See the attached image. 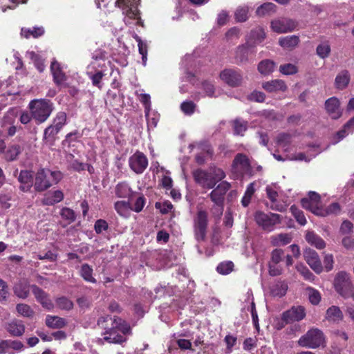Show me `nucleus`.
<instances>
[{"label":"nucleus","mask_w":354,"mask_h":354,"mask_svg":"<svg viewBox=\"0 0 354 354\" xmlns=\"http://www.w3.org/2000/svg\"><path fill=\"white\" fill-rule=\"evenodd\" d=\"M97 325L105 330L103 339L108 343L120 344L124 342L125 338L118 331L125 334L129 330V326L120 318H112L109 315L100 317Z\"/></svg>","instance_id":"obj_1"},{"label":"nucleus","mask_w":354,"mask_h":354,"mask_svg":"<svg viewBox=\"0 0 354 354\" xmlns=\"http://www.w3.org/2000/svg\"><path fill=\"white\" fill-rule=\"evenodd\" d=\"M62 178L59 171L40 169L35 175L34 187L36 191L43 192L57 184Z\"/></svg>","instance_id":"obj_2"},{"label":"nucleus","mask_w":354,"mask_h":354,"mask_svg":"<svg viewBox=\"0 0 354 354\" xmlns=\"http://www.w3.org/2000/svg\"><path fill=\"white\" fill-rule=\"evenodd\" d=\"M31 116L38 122H45L53 110V104L50 100H33L29 103Z\"/></svg>","instance_id":"obj_3"},{"label":"nucleus","mask_w":354,"mask_h":354,"mask_svg":"<svg viewBox=\"0 0 354 354\" xmlns=\"http://www.w3.org/2000/svg\"><path fill=\"white\" fill-rule=\"evenodd\" d=\"M297 343L301 347L315 349L324 345L325 336L322 330L313 328L302 335Z\"/></svg>","instance_id":"obj_4"},{"label":"nucleus","mask_w":354,"mask_h":354,"mask_svg":"<svg viewBox=\"0 0 354 354\" xmlns=\"http://www.w3.org/2000/svg\"><path fill=\"white\" fill-rule=\"evenodd\" d=\"M139 1L140 0H117L115 2V5L122 10V13L125 15L124 19L125 24H131V19L135 20L136 24H141L138 10Z\"/></svg>","instance_id":"obj_5"},{"label":"nucleus","mask_w":354,"mask_h":354,"mask_svg":"<svg viewBox=\"0 0 354 354\" xmlns=\"http://www.w3.org/2000/svg\"><path fill=\"white\" fill-rule=\"evenodd\" d=\"M254 219L264 230L272 231L274 225L281 222V216L277 214L258 211L254 214Z\"/></svg>","instance_id":"obj_6"},{"label":"nucleus","mask_w":354,"mask_h":354,"mask_svg":"<svg viewBox=\"0 0 354 354\" xmlns=\"http://www.w3.org/2000/svg\"><path fill=\"white\" fill-rule=\"evenodd\" d=\"M335 290L342 296L348 297L353 285L351 282L350 274L345 271L339 272L334 279Z\"/></svg>","instance_id":"obj_7"},{"label":"nucleus","mask_w":354,"mask_h":354,"mask_svg":"<svg viewBox=\"0 0 354 354\" xmlns=\"http://www.w3.org/2000/svg\"><path fill=\"white\" fill-rule=\"evenodd\" d=\"M297 26V23L288 18H278L272 20L270 28L272 31L278 33H286L293 31Z\"/></svg>","instance_id":"obj_8"},{"label":"nucleus","mask_w":354,"mask_h":354,"mask_svg":"<svg viewBox=\"0 0 354 354\" xmlns=\"http://www.w3.org/2000/svg\"><path fill=\"white\" fill-rule=\"evenodd\" d=\"M302 207L311 212L313 214L319 216L322 209L320 196L315 192H309L308 196L302 198Z\"/></svg>","instance_id":"obj_9"},{"label":"nucleus","mask_w":354,"mask_h":354,"mask_svg":"<svg viewBox=\"0 0 354 354\" xmlns=\"http://www.w3.org/2000/svg\"><path fill=\"white\" fill-rule=\"evenodd\" d=\"M266 194L268 198L270 199L271 205L270 208L273 210L283 212L286 209L288 203L279 201V187L275 185H268L266 187Z\"/></svg>","instance_id":"obj_10"},{"label":"nucleus","mask_w":354,"mask_h":354,"mask_svg":"<svg viewBox=\"0 0 354 354\" xmlns=\"http://www.w3.org/2000/svg\"><path fill=\"white\" fill-rule=\"evenodd\" d=\"M207 214L205 211L199 210L194 220V232L198 241L204 240L206 236Z\"/></svg>","instance_id":"obj_11"},{"label":"nucleus","mask_w":354,"mask_h":354,"mask_svg":"<svg viewBox=\"0 0 354 354\" xmlns=\"http://www.w3.org/2000/svg\"><path fill=\"white\" fill-rule=\"evenodd\" d=\"M129 163L134 172L142 174L148 166V160L144 153L137 151L130 157Z\"/></svg>","instance_id":"obj_12"},{"label":"nucleus","mask_w":354,"mask_h":354,"mask_svg":"<svg viewBox=\"0 0 354 354\" xmlns=\"http://www.w3.org/2000/svg\"><path fill=\"white\" fill-rule=\"evenodd\" d=\"M194 180L201 187L210 189L215 186V180L210 172L202 169H197L193 173Z\"/></svg>","instance_id":"obj_13"},{"label":"nucleus","mask_w":354,"mask_h":354,"mask_svg":"<svg viewBox=\"0 0 354 354\" xmlns=\"http://www.w3.org/2000/svg\"><path fill=\"white\" fill-rule=\"evenodd\" d=\"M220 78L222 81L232 87H236L241 84V74L234 69H225L220 73Z\"/></svg>","instance_id":"obj_14"},{"label":"nucleus","mask_w":354,"mask_h":354,"mask_svg":"<svg viewBox=\"0 0 354 354\" xmlns=\"http://www.w3.org/2000/svg\"><path fill=\"white\" fill-rule=\"evenodd\" d=\"M66 122V114L64 112H59L53 120L51 125L48 127L44 131V138L53 136L57 134L64 127Z\"/></svg>","instance_id":"obj_15"},{"label":"nucleus","mask_w":354,"mask_h":354,"mask_svg":"<svg viewBox=\"0 0 354 354\" xmlns=\"http://www.w3.org/2000/svg\"><path fill=\"white\" fill-rule=\"evenodd\" d=\"M230 187L231 185L228 182H221L209 194L211 200L216 205H222L225 195Z\"/></svg>","instance_id":"obj_16"},{"label":"nucleus","mask_w":354,"mask_h":354,"mask_svg":"<svg viewBox=\"0 0 354 354\" xmlns=\"http://www.w3.org/2000/svg\"><path fill=\"white\" fill-rule=\"evenodd\" d=\"M305 315L306 313L304 307L299 306H294L283 313L282 319L286 324H288L300 321L304 318Z\"/></svg>","instance_id":"obj_17"},{"label":"nucleus","mask_w":354,"mask_h":354,"mask_svg":"<svg viewBox=\"0 0 354 354\" xmlns=\"http://www.w3.org/2000/svg\"><path fill=\"white\" fill-rule=\"evenodd\" d=\"M304 258L309 266L317 274L323 270L321 261L318 254L312 249H306L304 251Z\"/></svg>","instance_id":"obj_18"},{"label":"nucleus","mask_w":354,"mask_h":354,"mask_svg":"<svg viewBox=\"0 0 354 354\" xmlns=\"http://www.w3.org/2000/svg\"><path fill=\"white\" fill-rule=\"evenodd\" d=\"M233 171L237 175H244L249 171L250 165L248 158L241 153L238 154L233 161Z\"/></svg>","instance_id":"obj_19"},{"label":"nucleus","mask_w":354,"mask_h":354,"mask_svg":"<svg viewBox=\"0 0 354 354\" xmlns=\"http://www.w3.org/2000/svg\"><path fill=\"white\" fill-rule=\"evenodd\" d=\"M325 107L327 113L333 119H338L341 117L342 112L340 109V103L335 97L328 99L325 102Z\"/></svg>","instance_id":"obj_20"},{"label":"nucleus","mask_w":354,"mask_h":354,"mask_svg":"<svg viewBox=\"0 0 354 354\" xmlns=\"http://www.w3.org/2000/svg\"><path fill=\"white\" fill-rule=\"evenodd\" d=\"M5 328L7 332L13 337H21L25 333V325L23 322L14 319L6 323Z\"/></svg>","instance_id":"obj_21"},{"label":"nucleus","mask_w":354,"mask_h":354,"mask_svg":"<svg viewBox=\"0 0 354 354\" xmlns=\"http://www.w3.org/2000/svg\"><path fill=\"white\" fill-rule=\"evenodd\" d=\"M262 87L269 93L283 92L287 89V86L285 82L282 80L278 79L264 82L262 84Z\"/></svg>","instance_id":"obj_22"},{"label":"nucleus","mask_w":354,"mask_h":354,"mask_svg":"<svg viewBox=\"0 0 354 354\" xmlns=\"http://www.w3.org/2000/svg\"><path fill=\"white\" fill-rule=\"evenodd\" d=\"M51 73L54 82L57 85H62L66 81V75L62 70L60 64L55 60L53 61L50 66Z\"/></svg>","instance_id":"obj_23"},{"label":"nucleus","mask_w":354,"mask_h":354,"mask_svg":"<svg viewBox=\"0 0 354 354\" xmlns=\"http://www.w3.org/2000/svg\"><path fill=\"white\" fill-rule=\"evenodd\" d=\"M96 66H99L97 62L95 60L92 62L90 66H88L87 75L89 78L92 80V83L94 86H97L101 88L100 81L104 75V73L102 71H97L96 73H94L93 69L95 68Z\"/></svg>","instance_id":"obj_24"},{"label":"nucleus","mask_w":354,"mask_h":354,"mask_svg":"<svg viewBox=\"0 0 354 354\" xmlns=\"http://www.w3.org/2000/svg\"><path fill=\"white\" fill-rule=\"evenodd\" d=\"M250 41H247L245 45L238 47L236 51L235 59L238 62H245L248 60L250 53L252 52L253 47L250 44Z\"/></svg>","instance_id":"obj_25"},{"label":"nucleus","mask_w":354,"mask_h":354,"mask_svg":"<svg viewBox=\"0 0 354 354\" xmlns=\"http://www.w3.org/2000/svg\"><path fill=\"white\" fill-rule=\"evenodd\" d=\"M64 198V194L60 190H55L53 192H48L45 194L42 203L46 205H53L55 203H59Z\"/></svg>","instance_id":"obj_26"},{"label":"nucleus","mask_w":354,"mask_h":354,"mask_svg":"<svg viewBox=\"0 0 354 354\" xmlns=\"http://www.w3.org/2000/svg\"><path fill=\"white\" fill-rule=\"evenodd\" d=\"M266 37V33L263 28L257 27L251 31L250 35L247 41H250L249 44L254 48L257 44H260Z\"/></svg>","instance_id":"obj_27"},{"label":"nucleus","mask_w":354,"mask_h":354,"mask_svg":"<svg viewBox=\"0 0 354 354\" xmlns=\"http://www.w3.org/2000/svg\"><path fill=\"white\" fill-rule=\"evenodd\" d=\"M13 290L17 297L26 299L29 294L30 286L26 280H21L15 285Z\"/></svg>","instance_id":"obj_28"},{"label":"nucleus","mask_w":354,"mask_h":354,"mask_svg":"<svg viewBox=\"0 0 354 354\" xmlns=\"http://www.w3.org/2000/svg\"><path fill=\"white\" fill-rule=\"evenodd\" d=\"M18 180L21 183L19 188L22 192H28L32 187V175L29 171H21Z\"/></svg>","instance_id":"obj_29"},{"label":"nucleus","mask_w":354,"mask_h":354,"mask_svg":"<svg viewBox=\"0 0 354 354\" xmlns=\"http://www.w3.org/2000/svg\"><path fill=\"white\" fill-rule=\"evenodd\" d=\"M2 345L3 347L1 346V348H3V354L9 353L10 349H12L15 351L19 352L23 351L25 348L24 344L19 340H3Z\"/></svg>","instance_id":"obj_30"},{"label":"nucleus","mask_w":354,"mask_h":354,"mask_svg":"<svg viewBox=\"0 0 354 354\" xmlns=\"http://www.w3.org/2000/svg\"><path fill=\"white\" fill-rule=\"evenodd\" d=\"M299 41L298 36L290 35L280 37L279 39V44L283 48L292 49L297 46Z\"/></svg>","instance_id":"obj_31"},{"label":"nucleus","mask_w":354,"mask_h":354,"mask_svg":"<svg viewBox=\"0 0 354 354\" xmlns=\"http://www.w3.org/2000/svg\"><path fill=\"white\" fill-rule=\"evenodd\" d=\"M326 319L329 322H338L343 319V313L339 307L332 306L326 313Z\"/></svg>","instance_id":"obj_32"},{"label":"nucleus","mask_w":354,"mask_h":354,"mask_svg":"<svg viewBox=\"0 0 354 354\" xmlns=\"http://www.w3.org/2000/svg\"><path fill=\"white\" fill-rule=\"evenodd\" d=\"M350 82V75L347 71H341L335 77V85L338 89L345 88Z\"/></svg>","instance_id":"obj_33"},{"label":"nucleus","mask_w":354,"mask_h":354,"mask_svg":"<svg viewBox=\"0 0 354 354\" xmlns=\"http://www.w3.org/2000/svg\"><path fill=\"white\" fill-rule=\"evenodd\" d=\"M306 239L308 243L314 245L317 249H323L326 246L324 241L318 235L315 234L313 232H307L306 235Z\"/></svg>","instance_id":"obj_34"},{"label":"nucleus","mask_w":354,"mask_h":354,"mask_svg":"<svg viewBox=\"0 0 354 354\" xmlns=\"http://www.w3.org/2000/svg\"><path fill=\"white\" fill-rule=\"evenodd\" d=\"M115 209L121 216L124 218H128L132 210L129 203L126 201L116 202L115 203Z\"/></svg>","instance_id":"obj_35"},{"label":"nucleus","mask_w":354,"mask_h":354,"mask_svg":"<svg viewBox=\"0 0 354 354\" xmlns=\"http://www.w3.org/2000/svg\"><path fill=\"white\" fill-rule=\"evenodd\" d=\"M16 310L19 316L32 319L35 315L33 309L26 304H18L16 306Z\"/></svg>","instance_id":"obj_36"},{"label":"nucleus","mask_w":354,"mask_h":354,"mask_svg":"<svg viewBox=\"0 0 354 354\" xmlns=\"http://www.w3.org/2000/svg\"><path fill=\"white\" fill-rule=\"evenodd\" d=\"M291 236L288 234H279L270 237V242L274 246L285 245L290 243Z\"/></svg>","instance_id":"obj_37"},{"label":"nucleus","mask_w":354,"mask_h":354,"mask_svg":"<svg viewBox=\"0 0 354 354\" xmlns=\"http://www.w3.org/2000/svg\"><path fill=\"white\" fill-rule=\"evenodd\" d=\"M46 324L52 328H61L66 325V322L59 317L47 315L46 317Z\"/></svg>","instance_id":"obj_38"},{"label":"nucleus","mask_w":354,"mask_h":354,"mask_svg":"<svg viewBox=\"0 0 354 354\" xmlns=\"http://www.w3.org/2000/svg\"><path fill=\"white\" fill-rule=\"evenodd\" d=\"M93 268L88 265L84 263L82 265L80 273L81 277L86 281L95 283L96 279L93 277Z\"/></svg>","instance_id":"obj_39"},{"label":"nucleus","mask_w":354,"mask_h":354,"mask_svg":"<svg viewBox=\"0 0 354 354\" xmlns=\"http://www.w3.org/2000/svg\"><path fill=\"white\" fill-rule=\"evenodd\" d=\"M44 33V30L42 27H34L32 28H21V35L25 38H29L32 36L34 38H37Z\"/></svg>","instance_id":"obj_40"},{"label":"nucleus","mask_w":354,"mask_h":354,"mask_svg":"<svg viewBox=\"0 0 354 354\" xmlns=\"http://www.w3.org/2000/svg\"><path fill=\"white\" fill-rule=\"evenodd\" d=\"M255 186L256 182H252L248 185L245 194L241 199V204L243 207H248L250 203L252 197L256 191Z\"/></svg>","instance_id":"obj_41"},{"label":"nucleus","mask_w":354,"mask_h":354,"mask_svg":"<svg viewBox=\"0 0 354 354\" xmlns=\"http://www.w3.org/2000/svg\"><path fill=\"white\" fill-rule=\"evenodd\" d=\"M275 68V63L270 59L261 61L258 66V70L262 75H268L273 72Z\"/></svg>","instance_id":"obj_42"},{"label":"nucleus","mask_w":354,"mask_h":354,"mask_svg":"<svg viewBox=\"0 0 354 354\" xmlns=\"http://www.w3.org/2000/svg\"><path fill=\"white\" fill-rule=\"evenodd\" d=\"M26 56L34 62L35 66L39 72L44 71L45 68L44 59L34 51H28L27 52Z\"/></svg>","instance_id":"obj_43"},{"label":"nucleus","mask_w":354,"mask_h":354,"mask_svg":"<svg viewBox=\"0 0 354 354\" xmlns=\"http://www.w3.org/2000/svg\"><path fill=\"white\" fill-rule=\"evenodd\" d=\"M341 207L339 203H333L326 208L322 207L319 216H327L329 215H337L339 214Z\"/></svg>","instance_id":"obj_44"},{"label":"nucleus","mask_w":354,"mask_h":354,"mask_svg":"<svg viewBox=\"0 0 354 354\" xmlns=\"http://www.w3.org/2000/svg\"><path fill=\"white\" fill-rule=\"evenodd\" d=\"M288 286L285 282L279 281L270 289V293L274 297H281L286 293Z\"/></svg>","instance_id":"obj_45"},{"label":"nucleus","mask_w":354,"mask_h":354,"mask_svg":"<svg viewBox=\"0 0 354 354\" xmlns=\"http://www.w3.org/2000/svg\"><path fill=\"white\" fill-rule=\"evenodd\" d=\"M276 10V6L273 3H265L257 9L256 13L259 16H265L274 12Z\"/></svg>","instance_id":"obj_46"},{"label":"nucleus","mask_w":354,"mask_h":354,"mask_svg":"<svg viewBox=\"0 0 354 354\" xmlns=\"http://www.w3.org/2000/svg\"><path fill=\"white\" fill-rule=\"evenodd\" d=\"M135 39L138 42V50L140 54L142 55V64L144 66L146 65V62L147 60V45L145 41H143L140 37L138 35H135Z\"/></svg>","instance_id":"obj_47"},{"label":"nucleus","mask_w":354,"mask_h":354,"mask_svg":"<svg viewBox=\"0 0 354 354\" xmlns=\"http://www.w3.org/2000/svg\"><path fill=\"white\" fill-rule=\"evenodd\" d=\"M249 8L248 6H239L234 12V17L236 21L243 22L248 19Z\"/></svg>","instance_id":"obj_48"},{"label":"nucleus","mask_w":354,"mask_h":354,"mask_svg":"<svg viewBox=\"0 0 354 354\" xmlns=\"http://www.w3.org/2000/svg\"><path fill=\"white\" fill-rule=\"evenodd\" d=\"M5 159L8 161L15 160L20 153V147L19 145H13L10 146L5 151Z\"/></svg>","instance_id":"obj_49"},{"label":"nucleus","mask_w":354,"mask_h":354,"mask_svg":"<svg viewBox=\"0 0 354 354\" xmlns=\"http://www.w3.org/2000/svg\"><path fill=\"white\" fill-rule=\"evenodd\" d=\"M234 133L235 135L243 136L247 129V122L241 119H236L232 122Z\"/></svg>","instance_id":"obj_50"},{"label":"nucleus","mask_w":354,"mask_h":354,"mask_svg":"<svg viewBox=\"0 0 354 354\" xmlns=\"http://www.w3.org/2000/svg\"><path fill=\"white\" fill-rule=\"evenodd\" d=\"M131 189L125 183H119L116 187V194L118 197L126 198L131 196Z\"/></svg>","instance_id":"obj_51"},{"label":"nucleus","mask_w":354,"mask_h":354,"mask_svg":"<svg viewBox=\"0 0 354 354\" xmlns=\"http://www.w3.org/2000/svg\"><path fill=\"white\" fill-rule=\"evenodd\" d=\"M56 304L62 310H70L73 308V303L64 297L58 298L56 300Z\"/></svg>","instance_id":"obj_52"},{"label":"nucleus","mask_w":354,"mask_h":354,"mask_svg":"<svg viewBox=\"0 0 354 354\" xmlns=\"http://www.w3.org/2000/svg\"><path fill=\"white\" fill-rule=\"evenodd\" d=\"M60 215L68 223H71L75 220L74 211L68 207H63L61 210Z\"/></svg>","instance_id":"obj_53"},{"label":"nucleus","mask_w":354,"mask_h":354,"mask_svg":"<svg viewBox=\"0 0 354 354\" xmlns=\"http://www.w3.org/2000/svg\"><path fill=\"white\" fill-rule=\"evenodd\" d=\"M180 109L185 115H190L194 113L196 104L192 101L186 100L181 104Z\"/></svg>","instance_id":"obj_54"},{"label":"nucleus","mask_w":354,"mask_h":354,"mask_svg":"<svg viewBox=\"0 0 354 354\" xmlns=\"http://www.w3.org/2000/svg\"><path fill=\"white\" fill-rule=\"evenodd\" d=\"M290 141L291 138L290 135L287 133H280L277 138V145L286 151L287 150V147L290 143Z\"/></svg>","instance_id":"obj_55"},{"label":"nucleus","mask_w":354,"mask_h":354,"mask_svg":"<svg viewBox=\"0 0 354 354\" xmlns=\"http://www.w3.org/2000/svg\"><path fill=\"white\" fill-rule=\"evenodd\" d=\"M290 212L295 216L297 221L301 225H304L306 223V219L304 216L303 212L299 209L296 206L292 205L290 207Z\"/></svg>","instance_id":"obj_56"},{"label":"nucleus","mask_w":354,"mask_h":354,"mask_svg":"<svg viewBox=\"0 0 354 354\" xmlns=\"http://www.w3.org/2000/svg\"><path fill=\"white\" fill-rule=\"evenodd\" d=\"M317 55L324 59L329 55L330 52V47L328 43H322L317 47Z\"/></svg>","instance_id":"obj_57"},{"label":"nucleus","mask_w":354,"mask_h":354,"mask_svg":"<svg viewBox=\"0 0 354 354\" xmlns=\"http://www.w3.org/2000/svg\"><path fill=\"white\" fill-rule=\"evenodd\" d=\"M234 264L232 261L223 262L216 268L218 272L222 274H227L233 270Z\"/></svg>","instance_id":"obj_58"},{"label":"nucleus","mask_w":354,"mask_h":354,"mask_svg":"<svg viewBox=\"0 0 354 354\" xmlns=\"http://www.w3.org/2000/svg\"><path fill=\"white\" fill-rule=\"evenodd\" d=\"M145 116L147 118L148 127H156L158 121V115L155 113H151L150 111H145Z\"/></svg>","instance_id":"obj_59"},{"label":"nucleus","mask_w":354,"mask_h":354,"mask_svg":"<svg viewBox=\"0 0 354 354\" xmlns=\"http://www.w3.org/2000/svg\"><path fill=\"white\" fill-rule=\"evenodd\" d=\"M279 71L283 75H292L297 72V68L294 64H286L280 66Z\"/></svg>","instance_id":"obj_60"},{"label":"nucleus","mask_w":354,"mask_h":354,"mask_svg":"<svg viewBox=\"0 0 354 354\" xmlns=\"http://www.w3.org/2000/svg\"><path fill=\"white\" fill-rule=\"evenodd\" d=\"M297 270L304 276V277L308 281L314 280V275L304 265L299 264L296 266Z\"/></svg>","instance_id":"obj_61"},{"label":"nucleus","mask_w":354,"mask_h":354,"mask_svg":"<svg viewBox=\"0 0 354 354\" xmlns=\"http://www.w3.org/2000/svg\"><path fill=\"white\" fill-rule=\"evenodd\" d=\"M240 36V30L236 27L230 28L225 34L227 41H233L236 40Z\"/></svg>","instance_id":"obj_62"},{"label":"nucleus","mask_w":354,"mask_h":354,"mask_svg":"<svg viewBox=\"0 0 354 354\" xmlns=\"http://www.w3.org/2000/svg\"><path fill=\"white\" fill-rule=\"evenodd\" d=\"M283 255V251L281 249H275L271 253V259L269 263H279Z\"/></svg>","instance_id":"obj_63"},{"label":"nucleus","mask_w":354,"mask_h":354,"mask_svg":"<svg viewBox=\"0 0 354 354\" xmlns=\"http://www.w3.org/2000/svg\"><path fill=\"white\" fill-rule=\"evenodd\" d=\"M156 208L159 209L162 214H166L173 209V205L169 201H165L163 203H156Z\"/></svg>","instance_id":"obj_64"}]
</instances>
